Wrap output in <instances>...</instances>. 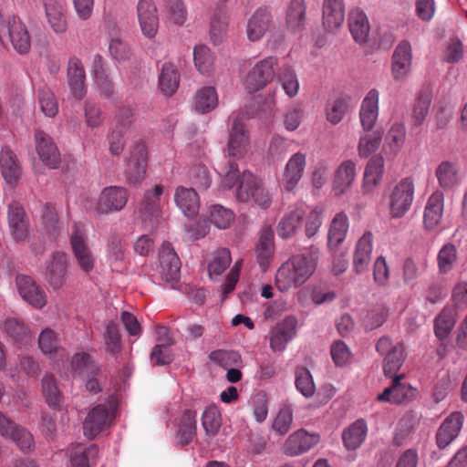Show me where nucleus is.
<instances>
[{
	"instance_id": "a211bd4d",
	"label": "nucleus",
	"mask_w": 467,
	"mask_h": 467,
	"mask_svg": "<svg viewBox=\"0 0 467 467\" xmlns=\"http://www.w3.org/2000/svg\"><path fill=\"white\" fill-rule=\"evenodd\" d=\"M249 148V135L244 123L239 117L233 119L229 131L227 150L228 154L234 158H243Z\"/></svg>"
},
{
	"instance_id": "2f4dec72",
	"label": "nucleus",
	"mask_w": 467,
	"mask_h": 467,
	"mask_svg": "<svg viewBox=\"0 0 467 467\" xmlns=\"http://www.w3.org/2000/svg\"><path fill=\"white\" fill-rule=\"evenodd\" d=\"M181 261L170 244H164L160 254L159 272L165 282L176 281L180 276Z\"/></svg>"
},
{
	"instance_id": "8fccbe9b",
	"label": "nucleus",
	"mask_w": 467,
	"mask_h": 467,
	"mask_svg": "<svg viewBox=\"0 0 467 467\" xmlns=\"http://www.w3.org/2000/svg\"><path fill=\"white\" fill-rule=\"evenodd\" d=\"M163 11L168 20L179 26L185 25L188 12L182 0H162Z\"/></svg>"
},
{
	"instance_id": "f03ea898",
	"label": "nucleus",
	"mask_w": 467,
	"mask_h": 467,
	"mask_svg": "<svg viewBox=\"0 0 467 467\" xmlns=\"http://www.w3.org/2000/svg\"><path fill=\"white\" fill-rule=\"evenodd\" d=\"M234 196L238 202H248L262 209H267L272 202L269 191L261 180L249 171H243V179L235 190Z\"/></svg>"
},
{
	"instance_id": "b1692460",
	"label": "nucleus",
	"mask_w": 467,
	"mask_h": 467,
	"mask_svg": "<svg viewBox=\"0 0 467 467\" xmlns=\"http://www.w3.org/2000/svg\"><path fill=\"white\" fill-rule=\"evenodd\" d=\"M379 92L376 88L370 89L361 101L359 120L364 131H371L379 118Z\"/></svg>"
},
{
	"instance_id": "4c0bfd02",
	"label": "nucleus",
	"mask_w": 467,
	"mask_h": 467,
	"mask_svg": "<svg viewBox=\"0 0 467 467\" xmlns=\"http://www.w3.org/2000/svg\"><path fill=\"white\" fill-rule=\"evenodd\" d=\"M38 346L41 352L50 359L58 358L63 361L67 358L66 350L59 346L56 333L49 327L40 332Z\"/></svg>"
},
{
	"instance_id": "49530a36",
	"label": "nucleus",
	"mask_w": 467,
	"mask_h": 467,
	"mask_svg": "<svg viewBox=\"0 0 467 467\" xmlns=\"http://www.w3.org/2000/svg\"><path fill=\"white\" fill-rule=\"evenodd\" d=\"M306 9L305 0L290 1L285 14L286 26L290 30L297 31L305 26Z\"/></svg>"
},
{
	"instance_id": "2eb2a0df",
	"label": "nucleus",
	"mask_w": 467,
	"mask_h": 467,
	"mask_svg": "<svg viewBox=\"0 0 467 467\" xmlns=\"http://www.w3.org/2000/svg\"><path fill=\"white\" fill-rule=\"evenodd\" d=\"M297 320L289 316L277 323L269 333L270 348L274 352H282L296 334Z\"/></svg>"
},
{
	"instance_id": "e2e57ef3",
	"label": "nucleus",
	"mask_w": 467,
	"mask_h": 467,
	"mask_svg": "<svg viewBox=\"0 0 467 467\" xmlns=\"http://www.w3.org/2000/svg\"><path fill=\"white\" fill-rule=\"evenodd\" d=\"M295 384L296 389L306 398L314 395L316 386L310 371L306 368H297L296 370Z\"/></svg>"
},
{
	"instance_id": "5fc2aeb1",
	"label": "nucleus",
	"mask_w": 467,
	"mask_h": 467,
	"mask_svg": "<svg viewBox=\"0 0 467 467\" xmlns=\"http://www.w3.org/2000/svg\"><path fill=\"white\" fill-rule=\"evenodd\" d=\"M232 262L230 251L226 248L216 250L208 264V273L212 279L220 276Z\"/></svg>"
},
{
	"instance_id": "603ef678",
	"label": "nucleus",
	"mask_w": 467,
	"mask_h": 467,
	"mask_svg": "<svg viewBox=\"0 0 467 467\" xmlns=\"http://www.w3.org/2000/svg\"><path fill=\"white\" fill-rule=\"evenodd\" d=\"M382 140V134L379 131H366L359 135L358 142V154L361 159H367L377 151Z\"/></svg>"
},
{
	"instance_id": "6ab92c4d",
	"label": "nucleus",
	"mask_w": 467,
	"mask_h": 467,
	"mask_svg": "<svg viewBox=\"0 0 467 467\" xmlns=\"http://www.w3.org/2000/svg\"><path fill=\"white\" fill-rule=\"evenodd\" d=\"M47 23L50 29L58 36L65 35L68 30L66 9L58 0H42Z\"/></svg>"
},
{
	"instance_id": "4468645a",
	"label": "nucleus",
	"mask_w": 467,
	"mask_h": 467,
	"mask_svg": "<svg viewBox=\"0 0 467 467\" xmlns=\"http://www.w3.org/2000/svg\"><path fill=\"white\" fill-rule=\"evenodd\" d=\"M0 36H7L14 48L20 54H26L30 49V37L26 26L16 16L7 18L0 28Z\"/></svg>"
},
{
	"instance_id": "bb28decb",
	"label": "nucleus",
	"mask_w": 467,
	"mask_h": 467,
	"mask_svg": "<svg viewBox=\"0 0 467 467\" xmlns=\"http://www.w3.org/2000/svg\"><path fill=\"white\" fill-rule=\"evenodd\" d=\"M345 22L343 0H324L322 23L326 31L336 33Z\"/></svg>"
},
{
	"instance_id": "4be33fe9",
	"label": "nucleus",
	"mask_w": 467,
	"mask_h": 467,
	"mask_svg": "<svg viewBox=\"0 0 467 467\" xmlns=\"http://www.w3.org/2000/svg\"><path fill=\"white\" fill-rule=\"evenodd\" d=\"M128 201V192L119 186L106 187L100 193L97 211L99 213L118 212L124 208Z\"/></svg>"
},
{
	"instance_id": "a18cd8bd",
	"label": "nucleus",
	"mask_w": 467,
	"mask_h": 467,
	"mask_svg": "<svg viewBox=\"0 0 467 467\" xmlns=\"http://www.w3.org/2000/svg\"><path fill=\"white\" fill-rule=\"evenodd\" d=\"M368 426L365 420H358L343 431L344 445L348 450L358 449L365 441Z\"/></svg>"
},
{
	"instance_id": "864d4df0",
	"label": "nucleus",
	"mask_w": 467,
	"mask_h": 467,
	"mask_svg": "<svg viewBox=\"0 0 467 467\" xmlns=\"http://www.w3.org/2000/svg\"><path fill=\"white\" fill-rule=\"evenodd\" d=\"M218 173L221 177L219 189L222 191L231 190L235 185L238 187L243 179V172L239 171L237 164L230 161L220 169Z\"/></svg>"
},
{
	"instance_id": "13d9d810",
	"label": "nucleus",
	"mask_w": 467,
	"mask_h": 467,
	"mask_svg": "<svg viewBox=\"0 0 467 467\" xmlns=\"http://www.w3.org/2000/svg\"><path fill=\"white\" fill-rule=\"evenodd\" d=\"M405 358V348L401 343H396V348L393 349L384 360L383 370L387 377L393 378L398 376L396 373L400 368Z\"/></svg>"
},
{
	"instance_id": "de8ad7c7",
	"label": "nucleus",
	"mask_w": 467,
	"mask_h": 467,
	"mask_svg": "<svg viewBox=\"0 0 467 467\" xmlns=\"http://www.w3.org/2000/svg\"><path fill=\"white\" fill-rule=\"evenodd\" d=\"M458 262L457 247L451 243L444 244L437 254L438 271L447 275L453 270Z\"/></svg>"
},
{
	"instance_id": "3c124183",
	"label": "nucleus",
	"mask_w": 467,
	"mask_h": 467,
	"mask_svg": "<svg viewBox=\"0 0 467 467\" xmlns=\"http://www.w3.org/2000/svg\"><path fill=\"white\" fill-rule=\"evenodd\" d=\"M193 62L196 69L209 76L213 71L214 57L211 49L205 45L196 46L193 49Z\"/></svg>"
},
{
	"instance_id": "cd10ccee",
	"label": "nucleus",
	"mask_w": 467,
	"mask_h": 467,
	"mask_svg": "<svg viewBox=\"0 0 467 467\" xmlns=\"http://www.w3.org/2000/svg\"><path fill=\"white\" fill-rule=\"evenodd\" d=\"M272 26L273 18L271 12L267 8H258L247 22V38L251 42L259 41Z\"/></svg>"
},
{
	"instance_id": "bf43d9fd",
	"label": "nucleus",
	"mask_w": 467,
	"mask_h": 467,
	"mask_svg": "<svg viewBox=\"0 0 467 467\" xmlns=\"http://www.w3.org/2000/svg\"><path fill=\"white\" fill-rule=\"evenodd\" d=\"M305 217L303 223L305 224V234L311 238L317 234L323 223V212L318 207L305 208Z\"/></svg>"
},
{
	"instance_id": "338daca9",
	"label": "nucleus",
	"mask_w": 467,
	"mask_h": 467,
	"mask_svg": "<svg viewBox=\"0 0 467 467\" xmlns=\"http://www.w3.org/2000/svg\"><path fill=\"white\" fill-rule=\"evenodd\" d=\"M109 52L112 59L122 62L130 59L132 51L130 45L119 36L111 37L109 43Z\"/></svg>"
},
{
	"instance_id": "774afa93",
	"label": "nucleus",
	"mask_w": 467,
	"mask_h": 467,
	"mask_svg": "<svg viewBox=\"0 0 467 467\" xmlns=\"http://www.w3.org/2000/svg\"><path fill=\"white\" fill-rule=\"evenodd\" d=\"M70 457V467H89L88 456L97 452V448L90 446L85 448L82 446L71 447L68 450Z\"/></svg>"
},
{
	"instance_id": "7c9ffc66",
	"label": "nucleus",
	"mask_w": 467,
	"mask_h": 467,
	"mask_svg": "<svg viewBox=\"0 0 467 467\" xmlns=\"http://www.w3.org/2000/svg\"><path fill=\"white\" fill-rule=\"evenodd\" d=\"M385 171V161L382 156L372 157L365 166L361 189L366 194L372 192L381 182Z\"/></svg>"
},
{
	"instance_id": "423d86ee",
	"label": "nucleus",
	"mask_w": 467,
	"mask_h": 467,
	"mask_svg": "<svg viewBox=\"0 0 467 467\" xmlns=\"http://www.w3.org/2000/svg\"><path fill=\"white\" fill-rule=\"evenodd\" d=\"M163 186L155 184L144 192L139 207V215L146 228H154L161 216V197L163 193Z\"/></svg>"
},
{
	"instance_id": "4d7b16f0",
	"label": "nucleus",
	"mask_w": 467,
	"mask_h": 467,
	"mask_svg": "<svg viewBox=\"0 0 467 467\" xmlns=\"http://www.w3.org/2000/svg\"><path fill=\"white\" fill-rule=\"evenodd\" d=\"M196 433V413L187 410L182 417L179 430L178 441L182 445L191 442Z\"/></svg>"
},
{
	"instance_id": "680f3d73",
	"label": "nucleus",
	"mask_w": 467,
	"mask_h": 467,
	"mask_svg": "<svg viewBox=\"0 0 467 467\" xmlns=\"http://www.w3.org/2000/svg\"><path fill=\"white\" fill-rule=\"evenodd\" d=\"M209 219L219 229H226L234 219V213L220 204L212 205L209 209Z\"/></svg>"
},
{
	"instance_id": "58836bf2",
	"label": "nucleus",
	"mask_w": 467,
	"mask_h": 467,
	"mask_svg": "<svg viewBox=\"0 0 467 467\" xmlns=\"http://www.w3.org/2000/svg\"><path fill=\"white\" fill-rule=\"evenodd\" d=\"M159 88L166 96L174 94L180 84L178 67L172 62H165L159 74Z\"/></svg>"
},
{
	"instance_id": "f704fd0d",
	"label": "nucleus",
	"mask_w": 467,
	"mask_h": 467,
	"mask_svg": "<svg viewBox=\"0 0 467 467\" xmlns=\"http://www.w3.org/2000/svg\"><path fill=\"white\" fill-rule=\"evenodd\" d=\"M254 252L257 264L261 270L265 272L270 266L275 253L274 234L271 229L261 230Z\"/></svg>"
},
{
	"instance_id": "0e129e2a",
	"label": "nucleus",
	"mask_w": 467,
	"mask_h": 467,
	"mask_svg": "<svg viewBox=\"0 0 467 467\" xmlns=\"http://www.w3.org/2000/svg\"><path fill=\"white\" fill-rule=\"evenodd\" d=\"M42 222L46 233L50 238L56 240L60 234V225L58 223L57 213L51 205H45L42 210Z\"/></svg>"
},
{
	"instance_id": "dca6fc26",
	"label": "nucleus",
	"mask_w": 467,
	"mask_h": 467,
	"mask_svg": "<svg viewBox=\"0 0 467 467\" xmlns=\"http://www.w3.org/2000/svg\"><path fill=\"white\" fill-rule=\"evenodd\" d=\"M34 138L39 160L48 168L57 169L60 164V153L51 136L37 130L35 131Z\"/></svg>"
},
{
	"instance_id": "f3484780",
	"label": "nucleus",
	"mask_w": 467,
	"mask_h": 467,
	"mask_svg": "<svg viewBox=\"0 0 467 467\" xmlns=\"http://www.w3.org/2000/svg\"><path fill=\"white\" fill-rule=\"evenodd\" d=\"M16 283L18 294L30 306L41 309L47 305L45 291L30 276L19 275Z\"/></svg>"
},
{
	"instance_id": "f257e3e1",
	"label": "nucleus",
	"mask_w": 467,
	"mask_h": 467,
	"mask_svg": "<svg viewBox=\"0 0 467 467\" xmlns=\"http://www.w3.org/2000/svg\"><path fill=\"white\" fill-rule=\"evenodd\" d=\"M319 259V250L312 249L308 254L293 255L276 271L275 284L280 292L303 285L313 275Z\"/></svg>"
},
{
	"instance_id": "0eeeda50",
	"label": "nucleus",
	"mask_w": 467,
	"mask_h": 467,
	"mask_svg": "<svg viewBox=\"0 0 467 467\" xmlns=\"http://www.w3.org/2000/svg\"><path fill=\"white\" fill-rule=\"evenodd\" d=\"M146 169V146L142 142H139L130 147L125 159L124 175L127 182L131 185L141 183L145 178Z\"/></svg>"
},
{
	"instance_id": "aec40b11",
	"label": "nucleus",
	"mask_w": 467,
	"mask_h": 467,
	"mask_svg": "<svg viewBox=\"0 0 467 467\" xmlns=\"http://www.w3.org/2000/svg\"><path fill=\"white\" fill-rule=\"evenodd\" d=\"M318 441V434L300 429L289 435L284 444V452L289 456H297L309 451Z\"/></svg>"
},
{
	"instance_id": "20e7f679",
	"label": "nucleus",
	"mask_w": 467,
	"mask_h": 467,
	"mask_svg": "<svg viewBox=\"0 0 467 467\" xmlns=\"http://www.w3.org/2000/svg\"><path fill=\"white\" fill-rule=\"evenodd\" d=\"M276 65L277 57L270 56L258 60L248 70L243 71L241 79L244 88L250 93L263 89L272 81Z\"/></svg>"
},
{
	"instance_id": "6e6552de",
	"label": "nucleus",
	"mask_w": 467,
	"mask_h": 467,
	"mask_svg": "<svg viewBox=\"0 0 467 467\" xmlns=\"http://www.w3.org/2000/svg\"><path fill=\"white\" fill-rule=\"evenodd\" d=\"M45 276L48 285L55 291L65 286L68 279V260L66 253L53 252L46 262Z\"/></svg>"
},
{
	"instance_id": "c03bdc74",
	"label": "nucleus",
	"mask_w": 467,
	"mask_h": 467,
	"mask_svg": "<svg viewBox=\"0 0 467 467\" xmlns=\"http://www.w3.org/2000/svg\"><path fill=\"white\" fill-rule=\"evenodd\" d=\"M405 140L406 129L404 124L393 123L385 137L384 150L386 154L396 156L402 149Z\"/></svg>"
},
{
	"instance_id": "c9c22d12",
	"label": "nucleus",
	"mask_w": 467,
	"mask_h": 467,
	"mask_svg": "<svg viewBox=\"0 0 467 467\" xmlns=\"http://www.w3.org/2000/svg\"><path fill=\"white\" fill-rule=\"evenodd\" d=\"M304 206H296L284 214L277 225V234L283 239L294 236L303 224Z\"/></svg>"
},
{
	"instance_id": "f8f14e48",
	"label": "nucleus",
	"mask_w": 467,
	"mask_h": 467,
	"mask_svg": "<svg viewBox=\"0 0 467 467\" xmlns=\"http://www.w3.org/2000/svg\"><path fill=\"white\" fill-rule=\"evenodd\" d=\"M404 374H399L392 379L391 386L386 388L377 396L381 402L403 404L416 398L417 390L410 383L403 381Z\"/></svg>"
},
{
	"instance_id": "ea45409f",
	"label": "nucleus",
	"mask_w": 467,
	"mask_h": 467,
	"mask_svg": "<svg viewBox=\"0 0 467 467\" xmlns=\"http://www.w3.org/2000/svg\"><path fill=\"white\" fill-rule=\"evenodd\" d=\"M348 226L346 213H338L334 216L327 234V245L330 249H337L345 241Z\"/></svg>"
},
{
	"instance_id": "e433bc0d",
	"label": "nucleus",
	"mask_w": 467,
	"mask_h": 467,
	"mask_svg": "<svg viewBox=\"0 0 467 467\" xmlns=\"http://www.w3.org/2000/svg\"><path fill=\"white\" fill-rule=\"evenodd\" d=\"M174 201L178 208L187 217H192L199 212L200 199L193 188L177 187L174 192Z\"/></svg>"
},
{
	"instance_id": "72a5a7b5",
	"label": "nucleus",
	"mask_w": 467,
	"mask_h": 467,
	"mask_svg": "<svg viewBox=\"0 0 467 467\" xmlns=\"http://www.w3.org/2000/svg\"><path fill=\"white\" fill-rule=\"evenodd\" d=\"M373 235L366 232L357 242L353 254V269L357 274L366 272L371 261Z\"/></svg>"
},
{
	"instance_id": "412c9836",
	"label": "nucleus",
	"mask_w": 467,
	"mask_h": 467,
	"mask_svg": "<svg viewBox=\"0 0 467 467\" xmlns=\"http://www.w3.org/2000/svg\"><path fill=\"white\" fill-rule=\"evenodd\" d=\"M463 424V415L460 411L451 413L441 424L436 432V443L440 449L448 447L459 435Z\"/></svg>"
},
{
	"instance_id": "a19ab883",
	"label": "nucleus",
	"mask_w": 467,
	"mask_h": 467,
	"mask_svg": "<svg viewBox=\"0 0 467 467\" xmlns=\"http://www.w3.org/2000/svg\"><path fill=\"white\" fill-rule=\"evenodd\" d=\"M348 27L354 40L358 44H364L369 34V24L366 14L359 10L350 11Z\"/></svg>"
},
{
	"instance_id": "a878e982",
	"label": "nucleus",
	"mask_w": 467,
	"mask_h": 467,
	"mask_svg": "<svg viewBox=\"0 0 467 467\" xmlns=\"http://www.w3.org/2000/svg\"><path fill=\"white\" fill-rule=\"evenodd\" d=\"M357 177V164L352 160L342 161L335 171L332 191L336 196L345 194L352 186Z\"/></svg>"
},
{
	"instance_id": "39448f33",
	"label": "nucleus",
	"mask_w": 467,
	"mask_h": 467,
	"mask_svg": "<svg viewBox=\"0 0 467 467\" xmlns=\"http://www.w3.org/2000/svg\"><path fill=\"white\" fill-rule=\"evenodd\" d=\"M116 409L117 401L113 397H110L107 403L94 407L83 423L85 436L93 439L108 428L113 420Z\"/></svg>"
},
{
	"instance_id": "09e8293b",
	"label": "nucleus",
	"mask_w": 467,
	"mask_h": 467,
	"mask_svg": "<svg viewBox=\"0 0 467 467\" xmlns=\"http://www.w3.org/2000/svg\"><path fill=\"white\" fill-rule=\"evenodd\" d=\"M352 107V99L348 95L337 97L327 108V119L333 125L339 123Z\"/></svg>"
},
{
	"instance_id": "6e6d98bb",
	"label": "nucleus",
	"mask_w": 467,
	"mask_h": 467,
	"mask_svg": "<svg viewBox=\"0 0 467 467\" xmlns=\"http://www.w3.org/2000/svg\"><path fill=\"white\" fill-rule=\"evenodd\" d=\"M277 78L289 98H294L298 94L299 81L295 70L290 66L285 65L280 67Z\"/></svg>"
},
{
	"instance_id": "052dcab7",
	"label": "nucleus",
	"mask_w": 467,
	"mask_h": 467,
	"mask_svg": "<svg viewBox=\"0 0 467 467\" xmlns=\"http://www.w3.org/2000/svg\"><path fill=\"white\" fill-rule=\"evenodd\" d=\"M4 329L6 335L16 342L26 343L31 339L30 329L15 318L5 320Z\"/></svg>"
},
{
	"instance_id": "c756f323",
	"label": "nucleus",
	"mask_w": 467,
	"mask_h": 467,
	"mask_svg": "<svg viewBox=\"0 0 467 467\" xmlns=\"http://www.w3.org/2000/svg\"><path fill=\"white\" fill-rule=\"evenodd\" d=\"M0 170L5 182L10 185H16L22 177L21 162L8 147H3L0 150Z\"/></svg>"
},
{
	"instance_id": "79ce46f5",
	"label": "nucleus",
	"mask_w": 467,
	"mask_h": 467,
	"mask_svg": "<svg viewBox=\"0 0 467 467\" xmlns=\"http://www.w3.org/2000/svg\"><path fill=\"white\" fill-rule=\"evenodd\" d=\"M457 319V314L451 306H444L433 321L436 337L446 339L452 331Z\"/></svg>"
},
{
	"instance_id": "9d476101",
	"label": "nucleus",
	"mask_w": 467,
	"mask_h": 467,
	"mask_svg": "<svg viewBox=\"0 0 467 467\" xmlns=\"http://www.w3.org/2000/svg\"><path fill=\"white\" fill-rule=\"evenodd\" d=\"M136 16L142 36L150 40L156 37L160 27L158 8L153 0H139Z\"/></svg>"
},
{
	"instance_id": "69168bd1",
	"label": "nucleus",
	"mask_w": 467,
	"mask_h": 467,
	"mask_svg": "<svg viewBox=\"0 0 467 467\" xmlns=\"http://www.w3.org/2000/svg\"><path fill=\"white\" fill-rule=\"evenodd\" d=\"M228 18L224 15H214L211 20L210 37L213 45L222 44L227 36Z\"/></svg>"
},
{
	"instance_id": "393cba45",
	"label": "nucleus",
	"mask_w": 467,
	"mask_h": 467,
	"mask_svg": "<svg viewBox=\"0 0 467 467\" xmlns=\"http://www.w3.org/2000/svg\"><path fill=\"white\" fill-rule=\"evenodd\" d=\"M7 219L10 234L16 242L26 239L29 233V223L24 208L18 202L8 205Z\"/></svg>"
},
{
	"instance_id": "1a4fd4ad",
	"label": "nucleus",
	"mask_w": 467,
	"mask_h": 467,
	"mask_svg": "<svg viewBox=\"0 0 467 467\" xmlns=\"http://www.w3.org/2000/svg\"><path fill=\"white\" fill-rule=\"evenodd\" d=\"M415 186L410 178L402 179L392 190L389 196L390 214L402 217L410 208L414 199Z\"/></svg>"
},
{
	"instance_id": "ddd939ff",
	"label": "nucleus",
	"mask_w": 467,
	"mask_h": 467,
	"mask_svg": "<svg viewBox=\"0 0 467 467\" xmlns=\"http://www.w3.org/2000/svg\"><path fill=\"white\" fill-rule=\"evenodd\" d=\"M306 165V156L303 152H296L288 159L284 171L280 185L287 192H296L298 183L303 178Z\"/></svg>"
},
{
	"instance_id": "9b49d317",
	"label": "nucleus",
	"mask_w": 467,
	"mask_h": 467,
	"mask_svg": "<svg viewBox=\"0 0 467 467\" xmlns=\"http://www.w3.org/2000/svg\"><path fill=\"white\" fill-rule=\"evenodd\" d=\"M412 67V47L408 40L400 41L391 57V75L395 81L404 82Z\"/></svg>"
},
{
	"instance_id": "37998d69",
	"label": "nucleus",
	"mask_w": 467,
	"mask_h": 467,
	"mask_svg": "<svg viewBox=\"0 0 467 467\" xmlns=\"http://www.w3.org/2000/svg\"><path fill=\"white\" fill-rule=\"evenodd\" d=\"M218 105V94L214 87H203L198 89L192 99V109L204 114L213 110Z\"/></svg>"
},
{
	"instance_id": "c85d7f7f",
	"label": "nucleus",
	"mask_w": 467,
	"mask_h": 467,
	"mask_svg": "<svg viewBox=\"0 0 467 467\" xmlns=\"http://www.w3.org/2000/svg\"><path fill=\"white\" fill-rule=\"evenodd\" d=\"M435 177L441 189L444 191L458 187L462 181L461 168L456 161H442L435 169Z\"/></svg>"
},
{
	"instance_id": "473e14b6",
	"label": "nucleus",
	"mask_w": 467,
	"mask_h": 467,
	"mask_svg": "<svg viewBox=\"0 0 467 467\" xmlns=\"http://www.w3.org/2000/svg\"><path fill=\"white\" fill-rule=\"evenodd\" d=\"M86 74L79 58L70 57L67 63V82L70 95L77 99H81L86 94Z\"/></svg>"
},
{
	"instance_id": "7ed1b4c3",
	"label": "nucleus",
	"mask_w": 467,
	"mask_h": 467,
	"mask_svg": "<svg viewBox=\"0 0 467 467\" xmlns=\"http://www.w3.org/2000/svg\"><path fill=\"white\" fill-rule=\"evenodd\" d=\"M70 247L78 267L85 273H90L96 265V256L88 245L85 225L74 222L69 237Z\"/></svg>"
},
{
	"instance_id": "5701e85b",
	"label": "nucleus",
	"mask_w": 467,
	"mask_h": 467,
	"mask_svg": "<svg viewBox=\"0 0 467 467\" xmlns=\"http://www.w3.org/2000/svg\"><path fill=\"white\" fill-rule=\"evenodd\" d=\"M444 210V193L441 190H435L427 199L423 224L427 230L436 229L441 223Z\"/></svg>"
}]
</instances>
